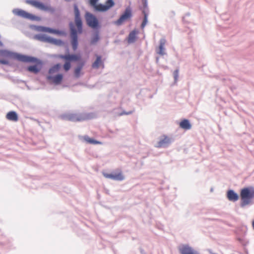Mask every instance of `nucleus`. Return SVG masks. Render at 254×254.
<instances>
[{
  "label": "nucleus",
  "instance_id": "1",
  "mask_svg": "<svg viewBox=\"0 0 254 254\" xmlns=\"http://www.w3.org/2000/svg\"><path fill=\"white\" fill-rule=\"evenodd\" d=\"M0 57L15 60L24 63H31L26 67V70L35 74L39 73L43 65V62L39 58L30 55H27L7 49H0Z\"/></svg>",
  "mask_w": 254,
  "mask_h": 254
},
{
  "label": "nucleus",
  "instance_id": "2",
  "mask_svg": "<svg viewBox=\"0 0 254 254\" xmlns=\"http://www.w3.org/2000/svg\"><path fill=\"white\" fill-rule=\"evenodd\" d=\"M74 22L76 26L72 21L69 22L70 29V44L73 51H76L79 45L78 35L83 32V22L81 16L80 10L76 3L73 4Z\"/></svg>",
  "mask_w": 254,
  "mask_h": 254
},
{
  "label": "nucleus",
  "instance_id": "3",
  "mask_svg": "<svg viewBox=\"0 0 254 254\" xmlns=\"http://www.w3.org/2000/svg\"><path fill=\"white\" fill-rule=\"evenodd\" d=\"M240 206L242 208L254 204V187L250 186L242 188L240 190Z\"/></svg>",
  "mask_w": 254,
  "mask_h": 254
},
{
  "label": "nucleus",
  "instance_id": "4",
  "mask_svg": "<svg viewBox=\"0 0 254 254\" xmlns=\"http://www.w3.org/2000/svg\"><path fill=\"white\" fill-rule=\"evenodd\" d=\"M96 114L94 113H64L60 115V118L64 121L71 122H80L96 118Z\"/></svg>",
  "mask_w": 254,
  "mask_h": 254
},
{
  "label": "nucleus",
  "instance_id": "5",
  "mask_svg": "<svg viewBox=\"0 0 254 254\" xmlns=\"http://www.w3.org/2000/svg\"><path fill=\"white\" fill-rule=\"evenodd\" d=\"M35 39L41 42L49 43L57 46H64L66 42L60 39H56L45 33H39L34 35Z\"/></svg>",
  "mask_w": 254,
  "mask_h": 254
},
{
  "label": "nucleus",
  "instance_id": "6",
  "mask_svg": "<svg viewBox=\"0 0 254 254\" xmlns=\"http://www.w3.org/2000/svg\"><path fill=\"white\" fill-rule=\"evenodd\" d=\"M25 2L40 10L48 12L52 14L56 12L55 7L52 6L49 3L43 2L40 0H26Z\"/></svg>",
  "mask_w": 254,
  "mask_h": 254
},
{
  "label": "nucleus",
  "instance_id": "7",
  "mask_svg": "<svg viewBox=\"0 0 254 254\" xmlns=\"http://www.w3.org/2000/svg\"><path fill=\"white\" fill-rule=\"evenodd\" d=\"M84 18L86 25L92 29H101V23L97 17L92 13L86 11Z\"/></svg>",
  "mask_w": 254,
  "mask_h": 254
},
{
  "label": "nucleus",
  "instance_id": "8",
  "mask_svg": "<svg viewBox=\"0 0 254 254\" xmlns=\"http://www.w3.org/2000/svg\"><path fill=\"white\" fill-rule=\"evenodd\" d=\"M12 13L18 16L23 18L30 20L32 21H40L42 18L40 16L30 13L25 10L20 8H14L12 10Z\"/></svg>",
  "mask_w": 254,
  "mask_h": 254
},
{
  "label": "nucleus",
  "instance_id": "9",
  "mask_svg": "<svg viewBox=\"0 0 254 254\" xmlns=\"http://www.w3.org/2000/svg\"><path fill=\"white\" fill-rule=\"evenodd\" d=\"M133 16L132 8L127 6L124 11L120 15L119 18L114 21V23L117 26L122 25L124 22L130 20Z\"/></svg>",
  "mask_w": 254,
  "mask_h": 254
},
{
  "label": "nucleus",
  "instance_id": "10",
  "mask_svg": "<svg viewBox=\"0 0 254 254\" xmlns=\"http://www.w3.org/2000/svg\"><path fill=\"white\" fill-rule=\"evenodd\" d=\"M174 141L172 137H170L166 134H163L159 137V141L156 147L157 148H167Z\"/></svg>",
  "mask_w": 254,
  "mask_h": 254
},
{
  "label": "nucleus",
  "instance_id": "11",
  "mask_svg": "<svg viewBox=\"0 0 254 254\" xmlns=\"http://www.w3.org/2000/svg\"><path fill=\"white\" fill-rule=\"evenodd\" d=\"M180 254H200V253L189 244H182L178 247Z\"/></svg>",
  "mask_w": 254,
  "mask_h": 254
},
{
  "label": "nucleus",
  "instance_id": "12",
  "mask_svg": "<svg viewBox=\"0 0 254 254\" xmlns=\"http://www.w3.org/2000/svg\"><path fill=\"white\" fill-rule=\"evenodd\" d=\"M102 174L106 178L114 181H122L125 179L124 175L121 171L118 173H115L114 172L111 173L103 172Z\"/></svg>",
  "mask_w": 254,
  "mask_h": 254
},
{
  "label": "nucleus",
  "instance_id": "13",
  "mask_svg": "<svg viewBox=\"0 0 254 254\" xmlns=\"http://www.w3.org/2000/svg\"><path fill=\"white\" fill-rule=\"evenodd\" d=\"M64 74L62 73H57L55 75L48 74L47 76V79L52 81L55 85H59L63 81Z\"/></svg>",
  "mask_w": 254,
  "mask_h": 254
},
{
  "label": "nucleus",
  "instance_id": "14",
  "mask_svg": "<svg viewBox=\"0 0 254 254\" xmlns=\"http://www.w3.org/2000/svg\"><path fill=\"white\" fill-rule=\"evenodd\" d=\"M226 195L227 198L232 202H236L240 198V195L232 189H228L226 191Z\"/></svg>",
  "mask_w": 254,
  "mask_h": 254
},
{
  "label": "nucleus",
  "instance_id": "15",
  "mask_svg": "<svg viewBox=\"0 0 254 254\" xmlns=\"http://www.w3.org/2000/svg\"><path fill=\"white\" fill-rule=\"evenodd\" d=\"M93 31L91 34V37L90 41L91 45H94L96 44L101 39L100 31V29H93Z\"/></svg>",
  "mask_w": 254,
  "mask_h": 254
},
{
  "label": "nucleus",
  "instance_id": "16",
  "mask_svg": "<svg viewBox=\"0 0 254 254\" xmlns=\"http://www.w3.org/2000/svg\"><path fill=\"white\" fill-rule=\"evenodd\" d=\"M95 60L92 63L91 66L94 69H98L100 66L104 67V62L101 55L95 54Z\"/></svg>",
  "mask_w": 254,
  "mask_h": 254
},
{
  "label": "nucleus",
  "instance_id": "17",
  "mask_svg": "<svg viewBox=\"0 0 254 254\" xmlns=\"http://www.w3.org/2000/svg\"><path fill=\"white\" fill-rule=\"evenodd\" d=\"M138 33V30L136 29V28L134 29L129 32L127 37V41L128 44L133 43L136 41L138 38L137 34Z\"/></svg>",
  "mask_w": 254,
  "mask_h": 254
},
{
  "label": "nucleus",
  "instance_id": "18",
  "mask_svg": "<svg viewBox=\"0 0 254 254\" xmlns=\"http://www.w3.org/2000/svg\"><path fill=\"white\" fill-rule=\"evenodd\" d=\"M82 62H86L82 57V55L80 52L76 53H71L70 54V62L76 63L77 64Z\"/></svg>",
  "mask_w": 254,
  "mask_h": 254
},
{
  "label": "nucleus",
  "instance_id": "19",
  "mask_svg": "<svg viewBox=\"0 0 254 254\" xmlns=\"http://www.w3.org/2000/svg\"><path fill=\"white\" fill-rule=\"evenodd\" d=\"M86 62H82L77 64L76 66L74 68L73 73L75 78H79L80 76L81 70L85 65Z\"/></svg>",
  "mask_w": 254,
  "mask_h": 254
},
{
  "label": "nucleus",
  "instance_id": "20",
  "mask_svg": "<svg viewBox=\"0 0 254 254\" xmlns=\"http://www.w3.org/2000/svg\"><path fill=\"white\" fill-rule=\"evenodd\" d=\"M179 127L183 129L188 130L191 128L192 125L189 120L183 119L179 123Z\"/></svg>",
  "mask_w": 254,
  "mask_h": 254
},
{
  "label": "nucleus",
  "instance_id": "21",
  "mask_svg": "<svg viewBox=\"0 0 254 254\" xmlns=\"http://www.w3.org/2000/svg\"><path fill=\"white\" fill-rule=\"evenodd\" d=\"M6 118L8 121L15 122L18 120V115L16 112L10 111L7 113Z\"/></svg>",
  "mask_w": 254,
  "mask_h": 254
},
{
  "label": "nucleus",
  "instance_id": "22",
  "mask_svg": "<svg viewBox=\"0 0 254 254\" xmlns=\"http://www.w3.org/2000/svg\"><path fill=\"white\" fill-rule=\"evenodd\" d=\"M81 137H83L84 140L88 144L94 145L102 144V142L97 140L93 137H90L88 135H85Z\"/></svg>",
  "mask_w": 254,
  "mask_h": 254
},
{
  "label": "nucleus",
  "instance_id": "23",
  "mask_svg": "<svg viewBox=\"0 0 254 254\" xmlns=\"http://www.w3.org/2000/svg\"><path fill=\"white\" fill-rule=\"evenodd\" d=\"M165 41L166 40L164 39H161L160 40L159 45L158 46V50L157 52V54L163 56L166 54L165 52H164V45L165 43Z\"/></svg>",
  "mask_w": 254,
  "mask_h": 254
},
{
  "label": "nucleus",
  "instance_id": "24",
  "mask_svg": "<svg viewBox=\"0 0 254 254\" xmlns=\"http://www.w3.org/2000/svg\"><path fill=\"white\" fill-rule=\"evenodd\" d=\"M141 0L142 5L141 6H139V9L141 11L142 14H143V12H145V13L149 14V10L148 6L147 0Z\"/></svg>",
  "mask_w": 254,
  "mask_h": 254
},
{
  "label": "nucleus",
  "instance_id": "25",
  "mask_svg": "<svg viewBox=\"0 0 254 254\" xmlns=\"http://www.w3.org/2000/svg\"><path fill=\"white\" fill-rule=\"evenodd\" d=\"M61 68V64L60 63L55 64L49 69L48 74H53L54 73L58 72Z\"/></svg>",
  "mask_w": 254,
  "mask_h": 254
},
{
  "label": "nucleus",
  "instance_id": "26",
  "mask_svg": "<svg viewBox=\"0 0 254 254\" xmlns=\"http://www.w3.org/2000/svg\"><path fill=\"white\" fill-rule=\"evenodd\" d=\"M94 10L95 12H104L107 11L105 4L98 3L96 6H94Z\"/></svg>",
  "mask_w": 254,
  "mask_h": 254
},
{
  "label": "nucleus",
  "instance_id": "27",
  "mask_svg": "<svg viewBox=\"0 0 254 254\" xmlns=\"http://www.w3.org/2000/svg\"><path fill=\"white\" fill-rule=\"evenodd\" d=\"M30 28L36 31L44 32L45 29V26L36 25L32 24L30 25Z\"/></svg>",
  "mask_w": 254,
  "mask_h": 254
},
{
  "label": "nucleus",
  "instance_id": "28",
  "mask_svg": "<svg viewBox=\"0 0 254 254\" xmlns=\"http://www.w3.org/2000/svg\"><path fill=\"white\" fill-rule=\"evenodd\" d=\"M104 4L108 11L115 6V2L114 0H106Z\"/></svg>",
  "mask_w": 254,
  "mask_h": 254
},
{
  "label": "nucleus",
  "instance_id": "29",
  "mask_svg": "<svg viewBox=\"0 0 254 254\" xmlns=\"http://www.w3.org/2000/svg\"><path fill=\"white\" fill-rule=\"evenodd\" d=\"M56 29L57 28H54V27L45 26V29H44V32L48 33L50 34H52L55 35L56 32Z\"/></svg>",
  "mask_w": 254,
  "mask_h": 254
},
{
  "label": "nucleus",
  "instance_id": "30",
  "mask_svg": "<svg viewBox=\"0 0 254 254\" xmlns=\"http://www.w3.org/2000/svg\"><path fill=\"white\" fill-rule=\"evenodd\" d=\"M0 64L9 66H12V64L6 59H0Z\"/></svg>",
  "mask_w": 254,
  "mask_h": 254
},
{
  "label": "nucleus",
  "instance_id": "31",
  "mask_svg": "<svg viewBox=\"0 0 254 254\" xmlns=\"http://www.w3.org/2000/svg\"><path fill=\"white\" fill-rule=\"evenodd\" d=\"M56 35L59 36H64L65 37L67 35V33L64 30L59 29L58 28L56 29Z\"/></svg>",
  "mask_w": 254,
  "mask_h": 254
},
{
  "label": "nucleus",
  "instance_id": "32",
  "mask_svg": "<svg viewBox=\"0 0 254 254\" xmlns=\"http://www.w3.org/2000/svg\"><path fill=\"white\" fill-rule=\"evenodd\" d=\"M71 67V62H64L63 65V68L65 72L68 71Z\"/></svg>",
  "mask_w": 254,
  "mask_h": 254
},
{
  "label": "nucleus",
  "instance_id": "33",
  "mask_svg": "<svg viewBox=\"0 0 254 254\" xmlns=\"http://www.w3.org/2000/svg\"><path fill=\"white\" fill-rule=\"evenodd\" d=\"M179 68H177L173 72V76L174 78V83L177 82L179 78Z\"/></svg>",
  "mask_w": 254,
  "mask_h": 254
},
{
  "label": "nucleus",
  "instance_id": "34",
  "mask_svg": "<svg viewBox=\"0 0 254 254\" xmlns=\"http://www.w3.org/2000/svg\"><path fill=\"white\" fill-rule=\"evenodd\" d=\"M143 19L142 21V23L146 25L148 21V16L149 14L145 13V12H143Z\"/></svg>",
  "mask_w": 254,
  "mask_h": 254
},
{
  "label": "nucleus",
  "instance_id": "35",
  "mask_svg": "<svg viewBox=\"0 0 254 254\" xmlns=\"http://www.w3.org/2000/svg\"><path fill=\"white\" fill-rule=\"evenodd\" d=\"M133 113V111H123L122 112H121V113H120L119 114V116H123V115H131Z\"/></svg>",
  "mask_w": 254,
  "mask_h": 254
},
{
  "label": "nucleus",
  "instance_id": "36",
  "mask_svg": "<svg viewBox=\"0 0 254 254\" xmlns=\"http://www.w3.org/2000/svg\"><path fill=\"white\" fill-rule=\"evenodd\" d=\"M99 0H89V4L94 8V6H96L98 4L97 2Z\"/></svg>",
  "mask_w": 254,
  "mask_h": 254
},
{
  "label": "nucleus",
  "instance_id": "37",
  "mask_svg": "<svg viewBox=\"0 0 254 254\" xmlns=\"http://www.w3.org/2000/svg\"><path fill=\"white\" fill-rule=\"evenodd\" d=\"M63 60L64 62H70V54H64V59Z\"/></svg>",
  "mask_w": 254,
  "mask_h": 254
},
{
  "label": "nucleus",
  "instance_id": "38",
  "mask_svg": "<svg viewBox=\"0 0 254 254\" xmlns=\"http://www.w3.org/2000/svg\"><path fill=\"white\" fill-rule=\"evenodd\" d=\"M65 48V54H71L70 53H69V48H68V45L67 43H66V44L65 45V46H64Z\"/></svg>",
  "mask_w": 254,
  "mask_h": 254
},
{
  "label": "nucleus",
  "instance_id": "39",
  "mask_svg": "<svg viewBox=\"0 0 254 254\" xmlns=\"http://www.w3.org/2000/svg\"><path fill=\"white\" fill-rule=\"evenodd\" d=\"M139 250L141 254H147L145 251L141 247L139 248Z\"/></svg>",
  "mask_w": 254,
  "mask_h": 254
},
{
  "label": "nucleus",
  "instance_id": "40",
  "mask_svg": "<svg viewBox=\"0 0 254 254\" xmlns=\"http://www.w3.org/2000/svg\"><path fill=\"white\" fill-rule=\"evenodd\" d=\"M182 21L184 23H189V21L186 20L185 16L182 17Z\"/></svg>",
  "mask_w": 254,
  "mask_h": 254
},
{
  "label": "nucleus",
  "instance_id": "41",
  "mask_svg": "<svg viewBox=\"0 0 254 254\" xmlns=\"http://www.w3.org/2000/svg\"><path fill=\"white\" fill-rule=\"evenodd\" d=\"M145 25L142 24V23H141V25H140V28L141 29H143L144 28V27H145Z\"/></svg>",
  "mask_w": 254,
  "mask_h": 254
},
{
  "label": "nucleus",
  "instance_id": "42",
  "mask_svg": "<svg viewBox=\"0 0 254 254\" xmlns=\"http://www.w3.org/2000/svg\"><path fill=\"white\" fill-rule=\"evenodd\" d=\"M190 12H187L185 14L184 16H185V17H187V16H190Z\"/></svg>",
  "mask_w": 254,
  "mask_h": 254
},
{
  "label": "nucleus",
  "instance_id": "43",
  "mask_svg": "<svg viewBox=\"0 0 254 254\" xmlns=\"http://www.w3.org/2000/svg\"><path fill=\"white\" fill-rule=\"evenodd\" d=\"M59 57H60L61 59H62L64 60V54H61V55H59Z\"/></svg>",
  "mask_w": 254,
  "mask_h": 254
},
{
  "label": "nucleus",
  "instance_id": "44",
  "mask_svg": "<svg viewBox=\"0 0 254 254\" xmlns=\"http://www.w3.org/2000/svg\"><path fill=\"white\" fill-rule=\"evenodd\" d=\"M252 226L254 230V220L252 221Z\"/></svg>",
  "mask_w": 254,
  "mask_h": 254
},
{
  "label": "nucleus",
  "instance_id": "45",
  "mask_svg": "<svg viewBox=\"0 0 254 254\" xmlns=\"http://www.w3.org/2000/svg\"><path fill=\"white\" fill-rule=\"evenodd\" d=\"M65 1H66V2H70L72 0H64Z\"/></svg>",
  "mask_w": 254,
  "mask_h": 254
},
{
  "label": "nucleus",
  "instance_id": "46",
  "mask_svg": "<svg viewBox=\"0 0 254 254\" xmlns=\"http://www.w3.org/2000/svg\"><path fill=\"white\" fill-rule=\"evenodd\" d=\"M210 253L211 254H216V253H212V252H210Z\"/></svg>",
  "mask_w": 254,
  "mask_h": 254
},
{
  "label": "nucleus",
  "instance_id": "47",
  "mask_svg": "<svg viewBox=\"0 0 254 254\" xmlns=\"http://www.w3.org/2000/svg\"><path fill=\"white\" fill-rule=\"evenodd\" d=\"M213 188H211V189H210V191H211V192H212V191H213Z\"/></svg>",
  "mask_w": 254,
  "mask_h": 254
},
{
  "label": "nucleus",
  "instance_id": "48",
  "mask_svg": "<svg viewBox=\"0 0 254 254\" xmlns=\"http://www.w3.org/2000/svg\"><path fill=\"white\" fill-rule=\"evenodd\" d=\"M0 245H3V244L2 242H0Z\"/></svg>",
  "mask_w": 254,
  "mask_h": 254
}]
</instances>
